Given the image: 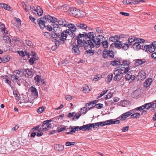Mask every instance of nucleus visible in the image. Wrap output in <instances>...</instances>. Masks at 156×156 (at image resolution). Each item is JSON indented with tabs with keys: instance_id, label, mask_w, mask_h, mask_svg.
Instances as JSON below:
<instances>
[{
	"instance_id": "nucleus-1",
	"label": "nucleus",
	"mask_w": 156,
	"mask_h": 156,
	"mask_svg": "<svg viewBox=\"0 0 156 156\" xmlns=\"http://www.w3.org/2000/svg\"><path fill=\"white\" fill-rule=\"evenodd\" d=\"M69 10V14L73 16L78 17H82L85 15L84 12L76 8H71Z\"/></svg>"
},
{
	"instance_id": "nucleus-2",
	"label": "nucleus",
	"mask_w": 156,
	"mask_h": 156,
	"mask_svg": "<svg viewBox=\"0 0 156 156\" xmlns=\"http://www.w3.org/2000/svg\"><path fill=\"white\" fill-rule=\"evenodd\" d=\"M130 62L127 60H123L122 63L119 66V68L120 70H124V72L126 73L130 70L129 64Z\"/></svg>"
},
{
	"instance_id": "nucleus-3",
	"label": "nucleus",
	"mask_w": 156,
	"mask_h": 156,
	"mask_svg": "<svg viewBox=\"0 0 156 156\" xmlns=\"http://www.w3.org/2000/svg\"><path fill=\"white\" fill-rule=\"evenodd\" d=\"M77 45L79 47H84V49L87 50L90 47V44L87 42V40L84 39H80L79 38H77Z\"/></svg>"
},
{
	"instance_id": "nucleus-4",
	"label": "nucleus",
	"mask_w": 156,
	"mask_h": 156,
	"mask_svg": "<svg viewBox=\"0 0 156 156\" xmlns=\"http://www.w3.org/2000/svg\"><path fill=\"white\" fill-rule=\"evenodd\" d=\"M51 121V119H50L44 121L42 124L40 125L41 126V129L43 131H47L50 129L51 127V123L50 122Z\"/></svg>"
},
{
	"instance_id": "nucleus-5",
	"label": "nucleus",
	"mask_w": 156,
	"mask_h": 156,
	"mask_svg": "<svg viewBox=\"0 0 156 156\" xmlns=\"http://www.w3.org/2000/svg\"><path fill=\"white\" fill-rule=\"evenodd\" d=\"M18 53L20 55V56L24 57L26 55L28 58H29L30 55L35 56L36 53L34 52H33L31 50L27 49L25 51V52L23 51H18Z\"/></svg>"
},
{
	"instance_id": "nucleus-6",
	"label": "nucleus",
	"mask_w": 156,
	"mask_h": 156,
	"mask_svg": "<svg viewBox=\"0 0 156 156\" xmlns=\"http://www.w3.org/2000/svg\"><path fill=\"white\" fill-rule=\"evenodd\" d=\"M88 36L87 38H85L86 40H87V42L90 44V48H92L94 46V45L92 42V40L94 38V33L93 32H90L88 33Z\"/></svg>"
},
{
	"instance_id": "nucleus-7",
	"label": "nucleus",
	"mask_w": 156,
	"mask_h": 156,
	"mask_svg": "<svg viewBox=\"0 0 156 156\" xmlns=\"http://www.w3.org/2000/svg\"><path fill=\"white\" fill-rule=\"evenodd\" d=\"M114 74L115 76L114 77V80L116 81L120 80L123 76V73L121 71L116 70L114 71Z\"/></svg>"
},
{
	"instance_id": "nucleus-8",
	"label": "nucleus",
	"mask_w": 156,
	"mask_h": 156,
	"mask_svg": "<svg viewBox=\"0 0 156 156\" xmlns=\"http://www.w3.org/2000/svg\"><path fill=\"white\" fill-rule=\"evenodd\" d=\"M104 38V37L102 35H98L94 37L93 39L92 42L97 45L100 46L101 44V42Z\"/></svg>"
},
{
	"instance_id": "nucleus-9",
	"label": "nucleus",
	"mask_w": 156,
	"mask_h": 156,
	"mask_svg": "<svg viewBox=\"0 0 156 156\" xmlns=\"http://www.w3.org/2000/svg\"><path fill=\"white\" fill-rule=\"evenodd\" d=\"M29 91L32 96L34 98H36L38 97V92L37 89L33 86H31L29 89Z\"/></svg>"
},
{
	"instance_id": "nucleus-10",
	"label": "nucleus",
	"mask_w": 156,
	"mask_h": 156,
	"mask_svg": "<svg viewBox=\"0 0 156 156\" xmlns=\"http://www.w3.org/2000/svg\"><path fill=\"white\" fill-rule=\"evenodd\" d=\"M46 16H45L41 17L40 20V27L41 29L44 28L45 27V23L47 21V17H46Z\"/></svg>"
},
{
	"instance_id": "nucleus-11",
	"label": "nucleus",
	"mask_w": 156,
	"mask_h": 156,
	"mask_svg": "<svg viewBox=\"0 0 156 156\" xmlns=\"http://www.w3.org/2000/svg\"><path fill=\"white\" fill-rule=\"evenodd\" d=\"M131 71L127 72L126 75V79L128 80H130V82H132V81L134 80L135 78V76L133 75L131 73Z\"/></svg>"
},
{
	"instance_id": "nucleus-12",
	"label": "nucleus",
	"mask_w": 156,
	"mask_h": 156,
	"mask_svg": "<svg viewBox=\"0 0 156 156\" xmlns=\"http://www.w3.org/2000/svg\"><path fill=\"white\" fill-rule=\"evenodd\" d=\"M135 111V109H132L126 112L123 113L121 116V118L123 120H125L127 118L131 116L133 113H134Z\"/></svg>"
},
{
	"instance_id": "nucleus-13",
	"label": "nucleus",
	"mask_w": 156,
	"mask_h": 156,
	"mask_svg": "<svg viewBox=\"0 0 156 156\" xmlns=\"http://www.w3.org/2000/svg\"><path fill=\"white\" fill-rule=\"evenodd\" d=\"M146 73L143 70L140 71L138 74V80H143L146 78Z\"/></svg>"
},
{
	"instance_id": "nucleus-14",
	"label": "nucleus",
	"mask_w": 156,
	"mask_h": 156,
	"mask_svg": "<svg viewBox=\"0 0 156 156\" xmlns=\"http://www.w3.org/2000/svg\"><path fill=\"white\" fill-rule=\"evenodd\" d=\"M67 36V34L66 33V32L65 31V30H64L61 34L59 33L58 35V38H60L62 40V42H64V41L66 39Z\"/></svg>"
},
{
	"instance_id": "nucleus-15",
	"label": "nucleus",
	"mask_w": 156,
	"mask_h": 156,
	"mask_svg": "<svg viewBox=\"0 0 156 156\" xmlns=\"http://www.w3.org/2000/svg\"><path fill=\"white\" fill-rule=\"evenodd\" d=\"M24 73V70L22 69H20L18 70L14 71L13 73V74L20 78V77L23 75Z\"/></svg>"
},
{
	"instance_id": "nucleus-16",
	"label": "nucleus",
	"mask_w": 156,
	"mask_h": 156,
	"mask_svg": "<svg viewBox=\"0 0 156 156\" xmlns=\"http://www.w3.org/2000/svg\"><path fill=\"white\" fill-rule=\"evenodd\" d=\"M80 47L76 44H75L73 45L72 49V51L73 52L76 53L77 55H79L80 54Z\"/></svg>"
},
{
	"instance_id": "nucleus-17",
	"label": "nucleus",
	"mask_w": 156,
	"mask_h": 156,
	"mask_svg": "<svg viewBox=\"0 0 156 156\" xmlns=\"http://www.w3.org/2000/svg\"><path fill=\"white\" fill-rule=\"evenodd\" d=\"M134 62L135 65L136 66L142 65L146 62L145 59H136L134 60Z\"/></svg>"
},
{
	"instance_id": "nucleus-18",
	"label": "nucleus",
	"mask_w": 156,
	"mask_h": 156,
	"mask_svg": "<svg viewBox=\"0 0 156 156\" xmlns=\"http://www.w3.org/2000/svg\"><path fill=\"white\" fill-rule=\"evenodd\" d=\"M47 20L51 23H54L57 21V19L55 17L48 15L46 16Z\"/></svg>"
},
{
	"instance_id": "nucleus-19",
	"label": "nucleus",
	"mask_w": 156,
	"mask_h": 156,
	"mask_svg": "<svg viewBox=\"0 0 156 156\" xmlns=\"http://www.w3.org/2000/svg\"><path fill=\"white\" fill-rule=\"evenodd\" d=\"M76 25L77 27L83 30L86 29L87 27V25L81 22L77 23Z\"/></svg>"
},
{
	"instance_id": "nucleus-20",
	"label": "nucleus",
	"mask_w": 156,
	"mask_h": 156,
	"mask_svg": "<svg viewBox=\"0 0 156 156\" xmlns=\"http://www.w3.org/2000/svg\"><path fill=\"white\" fill-rule=\"evenodd\" d=\"M122 43L121 41H117L115 42L112 43L111 46L114 45L115 47L119 49L121 48L122 46Z\"/></svg>"
},
{
	"instance_id": "nucleus-21",
	"label": "nucleus",
	"mask_w": 156,
	"mask_h": 156,
	"mask_svg": "<svg viewBox=\"0 0 156 156\" xmlns=\"http://www.w3.org/2000/svg\"><path fill=\"white\" fill-rule=\"evenodd\" d=\"M38 7L36 8L33 5L30 6V10H31L34 14L36 16H39V13L38 12V9H37Z\"/></svg>"
},
{
	"instance_id": "nucleus-22",
	"label": "nucleus",
	"mask_w": 156,
	"mask_h": 156,
	"mask_svg": "<svg viewBox=\"0 0 156 156\" xmlns=\"http://www.w3.org/2000/svg\"><path fill=\"white\" fill-rule=\"evenodd\" d=\"M53 30L56 33V34H58V35L59 34V32L61 31V29H60L59 26L57 24H55L53 25Z\"/></svg>"
},
{
	"instance_id": "nucleus-23",
	"label": "nucleus",
	"mask_w": 156,
	"mask_h": 156,
	"mask_svg": "<svg viewBox=\"0 0 156 156\" xmlns=\"http://www.w3.org/2000/svg\"><path fill=\"white\" fill-rule=\"evenodd\" d=\"M0 29L1 30V32L3 34H8V31L6 30L5 25L1 22H0Z\"/></svg>"
},
{
	"instance_id": "nucleus-24",
	"label": "nucleus",
	"mask_w": 156,
	"mask_h": 156,
	"mask_svg": "<svg viewBox=\"0 0 156 156\" xmlns=\"http://www.w3.org/2000/svg\"><path fill=\"white\" fill-rule=\"evenodd\" d=\"M152 82V80L151 78H150L147 79L144 83V86L146 87H149L151 85Z\"/></svg>"
},
{
	"instance_id": "nucleus-25",
	"label": "nucleus",
	"mask_w": 156,
	"mask_h": 156,
	"mask_svg": "<svg viewBox=\"0 0 156 156\" xmlns=\"http://www.w3.org/2000/svg\"><path fill=\"white\" fill-rule=\"evenodd\" d=\"M55 150L58 151H62L64 149V146L59 144H55L54 145Z\"/></svg>"
},
{
	"instance_id": "nucleus-26",
	"label": "nucleus",
	"mask_w": 156,
	"mask_h": 156,
	"mask_svg": "<svg viewBox=\"0 0 156 156\" xmlns=\"http://www.w3.org/2000/svg\"><path fill=\"white\" fill-rule=\"evenodd\" d=\"M106 125L113 124H118L119 123V120L114 121L113 119H110L105 121Z\"/></svg>"
},
{
	"instance_id": "nucleus-27",
	"label": "nucleus",
	"mask_w": 156,
	"mask_h": 156,
	"mask_svg": "<svg viewBox=\"0 0 156 156\" xmlns=\"http://www.w3.org/2000/svg\"><path fill=\"white\" fill-rule=\"evenodd\" d=\"M57 22L60 25H62L64 27H67L68 22L64 19H61L58 20Z\"/></svg>"
},
{
	"instance_id": "nucleus-28",
	"label": "nucleus",
	"mask_w": 156,
	"mask_h": 156,
	"mask_svg": "<svg viewBox=\"0 0 156 156\" xmlns=\"http://www.w3.org/2000/svg\"><path fill=\"white\" fill-rule=\"evenodd\" d=\"M78 126H75L74 127L72 126H70L69 128H71V130L70 132H67L66 134H72L73 133H74L75 131H77L78 129Z\"/></svg>"
},
{
	"instance_id": "nucleus-29",
	"label": "nucleus",
	"mask_w": 156,
	"mask_h": 156,
	"mask_svg": "<svg viewBox=\"0 0 156 156\" xmlns=\"http://www.w3.org/2000/svg\"><path fill=\"white\" fill-rule=\"evenodd\" d=\"M67 26L70 30L73 32L76 31V26L74 24L72 23H69L68 24Z\"/></svg>"
},
{
	"instance_id": "nucleus-30",
	"label": "nucleus",
	"mask_w": 156,
	"mask_h": 156,
	"mask_svg": "<svg viewBox=\"0 0 156 156\" xmlns=\"http://www.w3.org/2000/svg\"><path fill=\"white\" fill-rule=\"evenodd\" d=\"M135 112V111L134 112ZM132 114H131L130 117L131 119H139L141 115L139 113L134 112Z\"/></svg>"
},
{
	"instance_id": "nucleus-31",
	"label": "nucleus",
	"mask_w": 156,
	"mask_h": 156,
	"mask_svg": "<svg viewBox=\"0 0 156 156\" xmlns=\"http://www.w3.org/2000/svg\"><path fill=\"white\" fill-rule=\"evenodd\" d=\"M11 77L12 80L13 82L16 83H18V82L20 81V78L18 77H16V76L13 74L11 75Z\"/></svg>"
},
{
	"instance_id": "nucleus-32",
	"label": "nucleus",
	"mask_w": 156,
	"mask_h": 156,
	"mask_svg": "<svg viewBox=\"0 0 156 156\" xmlns=\"http://www.w3.org/2000/svg\"><path fill=\"white\" fill-rule=\"evenodd\" d=\"M133 47L135 50H138L141 48V45L139 44H138V43L135 42V43L133 44Z\"/></svg>"
},
{
	"instance_id": "nucleus-33",
	"label": "nucleus",
	"mask_w": 156,
	"mask_h": 156,
	"mask_svg": "<svg viewBox=\"0 0 156 156\" xmlns=\"http://www.w3.org/2000/svg\"><path fill=\"white\" fill-rule=\"evenodd\" d=\"M88 127H89V130L90 129V128L92 127L93 128H97L99 126L98 122L94 123H91L90 124H88Z\"/></svg>"
},
{
	"instance_id": "nucleus-34",
	"label": "nucleus",
	"mask_w": 156,
	"mask_h": 156,
	"mask_svg": "<svg viewBox=\"0 0 156 156\" xmlns=\"http://www.w3.org/2000/svg\"><path fill=\"white\" fill-rule=\"evenodd\" d=\"M60 38H57L55 40V44L56 47H58L61 44H63L64 42H62Z\"/></svg>"
},
{
	"instance_id": "nucleus-35",
	"label": "nucleus",
	"mask_w": 156,
	"mask_h": 156,
	"mask_svg": "<svg viewBox=\"0 0 156 156\" xmlns=\"http://www.w3.org/2000/svg\"><path fill=\"white\" fill-rule=\"evenodd\" d=\"M0 6L2 8H3L4 9H6L7 10H10V7L8 5L4 4V3H0Z\"/></svg>"
},
{
	"instance_id": "nucleus-36",
	"label": "nucleus",
	"mask_w": 156,
	"mask_h": 156,
	"mask_svg": "<svg viewBox=\"0 0 156 156\" xmlns=\"http://www.w3.org/2000/svg\"><path fill=\"white\" fill-rule=\"evenodd\" d=\"M120 38V37L118 36H114L111 37L109 38V40L112 41H118Z\"/></svg>"
},
{
	"instance_id": "nucleus-37",
	"label": "nucleus",
	"mask_w": 156,
	"mask_h": 156,
	"mask_svg": "<svg viewBox=\"0 0 156 156\" xmlns=\"http://www.w3.org/2000/svg\"><path fill=\"white\" fill-rule=\"evenodd\" d=\"M66 33L67 34V36L68 35H70L71 37H74L75 34L73 32V31L70 30L69 29H67L65 30Z\"/></svg>"
},
{
	"instance_id": "nucleus-38",
	"label": "nucleus",
	"mask_w": 156,
	"mask_h": 156,
	"mask_svg": "<svg viewBox=\"0 0 156 156\" xmlns=\"http://www.w3.org/2000/svg\"><path fill=\"white\" fill-rule=\"evenodd\" d=\"M94 103H93L92 102H91L88 103H87L86 105V107H87L88 109V110H90V109H91L93 108V107H94Z\"/></svg>"
},
{
	"instance_id": "nucleus-39",
	"label": "nucleus",
	"mask_w": 156,
	"mask_h": 156,
	"mask_svg": "<svg viewBox=\"0 0 156 156\" xmlns=\"http://www.w3.org/2000/svg\"><path fill=\"white\" fill-rule=\"evenodd\" d=\"M3 39L4 42L6 43H10L11 41V39L9 37V36L5 35L3 36Z\"/></svg>"
},
{
	"instance_id": "nucleus-40",
	"label": "nucleus",
	"mask_w": 156,
	"mask_h": 156,
	"mask_svg": "<svg viewBox=\"0 0 156 156\" xmlns=\"http://www.w3.org/2000/svg\"><path fill=\"white\" fill-rule=\"evenodd\" d=\"M25 71L26 74L28 76V77H31L33 76V73L30 69H26Z\"/></svg>"
},
{
	"instance_id": "nucleus-41",
	"label": "nucleus",
	"mask_w": 156,
	"mask_h": 156,
	"mask_svg": "<svg viewBox=\"0 0 156 156\" xmlns=\"http://www.w3.org/2000/svg\"><path fill=\"white\" fill-rule=\"evenodd\" d=\"M121 62L116 60L112 61L110 62L111 65L112 66H116L120 65Z\"/></svg>"
},
{
	"instance_id": "nucleus-42",
	"label": "nucleus",
	"mask_w": 156,
	"mask_h": 156,
	"mask_svg": "<svg viewBox=\"0 0 156 156\" xmlns=\"http://www.w3.org/2000/svg\"><path fill=\"white\" fill-rule=\"evenodd\" d=\"M130 4H133L136 5L139 3L140 2H144V1L143 0H131Z\"/></svg>"
},
{
	"instance_id": "nucleus-43",
	"label": "nucleus",
	"mask_w": 156,
	"mask_h": 156,
	"mask_svg": "<svg viewBox=\"0 0 156 156\" xmlns=\"http://www.w3.org/2000/svg\"><path fill=\"white\" fill-rule=\"evenodd\" d=\"M78 129L80 130H82L84 129V131H85L87 130H89V127H88V124L83 125V126L80 127L78 126Z\"/></svg>"
},
{
	"instance_id": "nucleus-44",
	"label": "nucleus",
	"mask_w": 156,
	"mask_h": 156,
	"mask_svg": "<svg viewBox=\"0 0 156 156\" xmlns=\"http://www.w3.org/2000/svg\"><path fill=\"white\" fill-rule=\"evenodd\" d=\"M155 49V48L153 47L152 44L148 45V51L150 53H151L154 52V51Z\"/></svg>"
},
{
	"instance_id": "nucleus-45",
	"label": "nucleus",
	"mask_w": 156,
	"mask_h": 156,
	"mask_svg": "<svg viewBox=\"0 0 156 156\" xmlns=\"http://www.w3.org/2000/svg\"><path fill=\"white\" fill-rule=\"evenodd\" d=\"M129 45H131L133 42H136V39L133 37H129L128 39Z\"/></svg>"
},
{
	"instance_id": "nucleus-46",
	"label": "nucleus",
	"mask_w": 156,
	"mask_h": 156,
	"mask_svg": "<svg viewBox=\"0 0 156 156\" xmlns=\"http://www.w3.org/2000/svg\"><path fill=\"white\" fill-rule=\"evenodd\" d=\"M10 58L8 55H5L4 56L2 59V61L3 63L8 62L10 60Z\"/></svg>"
},
{
	"instance_id": "nucleus-47",
	"label": "nucleus",
	"mask_w": 156,
	"mask_h": 156,
	"mask_svg": "<svg viewBox=\"0 0 156 156\" xmlns=\"http://www.w3.org/2000/svg\"><path fill=\"white\" fill-rule=\"evenodd\" d=\"M88 35L87 33L85 32H83V34H78L77 37V38H81V39H82V38L83 37V39H84V37H87Z\"/></svg>"
},
{
	"instance_id": "nucleus-48",
	"label": "nucleus",
	"mask_w": 156,
	"mask_h": 156,
	"mask_svg": "<svg viewBox=\"0 0 156 156\" xmlns=\"http://www.w3.org/2000/svg\"><path fill=\"white\" fill-rule=\"evenodd\" d=\"M102 45L103 47L105 48H106L108 47V44L107 41H103V40L102 41Z\"/></svg>"
},
{
	"instance_id": "nucleus-49",
	"label": "nucleus",
	"mask_w": 156,
	"mask_h": 156,
	"mask_svg": "<svg viewBox=\"0 0 156 156\" xmlns=\"http://www.w3.org/2000/svg\"><path fill=\"white\" fill-rule=\"evenodd\" d=\"M121 48L123 50H126L129 48V45L128 44H122Z\"/></svg>"
},
{
	"instance_id": "nucleus-50",
	"label": "nucleus",
	"mask_w": 156,
	"mask_h": 156,
	"mask_svg": "<svg viewBox=\"0 0 156 156\" xmlns=\"http://www.w3.org/2000/svg\"><path fill=\"white\" fill-rule=\"evenodd\" d=\"M42 34L43 35L45 36L46 37L49 38H51V34L49 32H45L43 33Z\"/></svg>"
},
{
	"instance_id": "nucleus-51",
	"label": "nucleus",
	"mask_w": 156,
	"mask_h": 156,
	"mask_svg": "<svg viewBox=\"0 0 156 156\" xmlns=\"http://www.w3.org/2000/svg\"><path fill=\"white\" fill-rule=\"evenodd\" d=\"M81 115V112L80 113H76L75 114V115L74 116L73 119H78Z\"/></svg>"
},
{
	"instance_id": "nucleus-52",
	"label": "nucleus",
	"mask_w": 156,
	"mask_h": 156,
	"mask_svg": "<svg viewBox=\"0 0 156 156\" xmlns=\"http://www.w3.org/2000/svg\"><path fill=\"white\" fill-rule=\"evenodd\" d=\"M145 41V40L143 39H140V38H136V42L138 43L139 44L140 43L144 42Z\"/></svg>"
},
{
	"instance_id": "nucleus-53",
	"label": "nucleus",
	"mask_w": 156,
	"mask_h": 156,
	"mask_svg": "<svg viewBox=\"0 0 156 156\" xmlns=\"http://www.w3.org/2000/svg\"><path fill=\"white\" fill-rule=\"evenodd\" d=\"M145 108V107L144 105H142L141 106H140L139 107L136 108H135V109H134L135 110V111H136H136H137V110L141 111V110H143Z\"/></svg>"
},
{
	"instance_id": "nucleus-54",
	"label": "nucleus",
	"mask_w": 156,
	"mask_h": 156,
	"mask_svg": "<svg viewBox=\"0 0 156 156\" xmlns=\"http://www.w3.org/2000/svg\"><path fill=\"white\" fill-rule=\"evenodd\" d=\"M40 81H41V84H42V85L41 86V87H42V86H44L46 85V82L45 81V79H43L41 80V78L40 77Z\"/></svg>"
},
{
	"instance_id": "nucleus-55",
	"label": "nucleus",
	"mask_w": 156,
	"mask_h": 156,
	"mask_svg": "<svg viewBox=\"0 0 156 156\" xmlns=\"http://www.w3.org/2000/svg\"><path fill=\"white\" fill-rule=\"evenodd\" d=\"M101 78V76L100 75H98L95 76L93 80L95 81H97L99 80Z\"/></svg>"
},
{
	"instance_id": "nucleus-56",
	"label": "nucleus",
	"mask_w": 156,
	"mask_h": 156,
	"mask_svg": "<svg viewBox=\"0 0 156 156\" xmlns=\"http://www.w3.org/2000/svg\"><path fill=\"white\" fill-rule=\"evenodd\" d=\"M113 78V74L112 73L110 74L107 76V81L110 82L112 80Z\"/></svg>"
},
{
	"instance_id": "nucleus-57",
	"label": "nucleus",
	"mask_w": 156,
	"mask_h": 156,
	"mask_svg": "<svg viewBox=\"0 0 156 156\" xmlns=\"http://www.w3.org/2000/svg\"><path fill=\"white\" fill-rule=\"evenodd\" d=\"M145 108L149 109L151 108V103L145 104L144 105Z\"/></svg>"
},
{
	"instance_id": "nucleus-58",
	"label": "nucleus",
	"mask_w": 156,
	"mask_h": 156,
	"mask_svg": "<svg viewBox=\"0 0 156 156\" xmlns=\"http://www.w3.org/2000/svg\"><path fill=\"white\" fill-rule=\"evenodd\" d=\"M87 108L86 107H83L81 108L80 112L83 113L85 114L86 112L88 111L87 110Z\"/></svg>"
},
{
	"instance_id": "nucleus-59",
	"label": "nucleus",
	"mask_w": 156,
	"mask_h": 156,
	"mask_svg": "<svg viewBox=\"0 0 156 156\" xmlns=\"http://www.w3.org/2000/svg\"><path fill=\"white\" fill-rule=\"evenodd\" d=\"M54 31L53 32H51V38H54L57 37L58 36V34H56Z\"/></svg>"
},
{
	"instance_id": "nucleus-60",
	"label": "nucleus",
	"mask_w": 156,
	"mask_h": 156,
	"mask_svg": "<svg viewBox=\"0 0 156 156\" xmlns=\"http://www.w3.org/2000/svg\"><path fill=\"white\" fill-rule=\"evenodd\" d=\"M76 143L75 142H67L66 143V145L67 146H69L72 145H74Z\"/></svg>"
},
{
	"instance_id": "nucleus-61",
	"label": "nucleus",
	"mask_w": 156,
	"mask_h": 156,
	"mask_svg": "<svg viewBox=\"0 0 156 156\" xmlns=\"http://www.w3.org/2000/svg\"><path fill=\"white\" fill-rule=\"evenodd\" d=\"M15 21L17 22V25L18 26H21V20L18 18H15Z\"/></svg>"
},
{
	"instance_id": "nucleus-62",
	"label": "nucleus",
	"mask_w": 156,
	"mask_h": 156,
	"mask_svg": "<svg viewBox=\"0 0 156 156\" xmlns=\"http://www.w3.org/2000/svg\"><path fill=\"white\" fill-rule=\"evenodd\" d=\"M113 96V93L110 92L108 93L106 96V97H105V99H109L111 98Z\"/></svg>"
},
{
	"instance_id": "nucleus-63",
	"label": "nucleus",
	"mask_w": 156,
	"mask_h": 156,
	"mask_svg": "<svg viewBox=\"0 0 156 156\" xmlns=\"http://www.w3.org/2000/svg\"><path fill=\"white\" fill-rule=\"evenodd\" d=\"M90 90V89H89V87L87 86H85L83 88V91L85 93H87Z\"/></svg>"
},
{
	"instance_id": "nucleus-64",
	"label": "nucleus",
	"mask_w": 156,
	"mask_h": 156,
	"mask_svg": "<svg viewBox=\"0 0 156 156\" xmlns=\"http://www.w3.org/2000/svg\"><path fill=\"white\" fill-rule=\"evenodd\" d=\"M131 0H124L122 2L124 5L130 4Z\"/></svg>"
}]
</instances>
